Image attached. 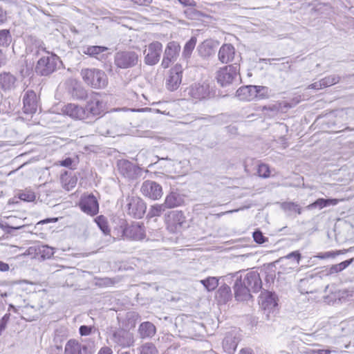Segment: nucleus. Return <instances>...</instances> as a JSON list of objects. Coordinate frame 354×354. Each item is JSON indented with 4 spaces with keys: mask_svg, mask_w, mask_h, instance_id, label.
<instances>
[{
    "mask_svg": "<svg viewBox=\"0 0 354 354\" xmlns=\"http://www.w3.org/2000/svg\"><path fill=\"white\" fill-rule=\"evenodd\" d=\"M84 82L95 88H104L108 83L106 73L97 68H84L81 71Z\"/></svg>",
    "mask_w": 354,
    "mask_h": 354,
    "instance_id": "nucleus-1",
    "label": "nucleus"
},
{
    "mask_svg": "<svg viewBox=\"0 0 354 354\" xmlns=\"http://www.w3.org/2000/svg\"><path fill=\"white\" fill-rule=\"evenodd\" d=\"M59 58L55 54L46 52L39 59L35 66V72L41 76H48L53 73L57 67Z\"/></svg>",
    "mask_w": 354,
    "mask_h": 354,
    "instance_id": "nucleus-2",
    "label": "nucleus"
},
{
    "mask_svg": "<svg viewBox=\"0 0 354 354\" xmlns=\"http://www.w3.org/2000/svg\"><path fill=\"white\" fill-rule=\"evenodd\" d=\"M140 62L138 54L133 50H120L114 56L115 65L121 69L136 66Z\"/></svg>",
    "mask_w": 354,
    "mask_h": 354,
    "instance_id": "nucleus-3",
    "label": "nucleus"
},
{
    "mask_svg": "<svg viewBox=\"0 0 354 354\" xmlns=\"http://www.w3.org/2000/svg\"><path fill=\"white\" fill-rule=\"evenodd\" d=\"M125 209L130 216L141 218L146 212L147 206L140 197L128 195L125 200Z\"/></svg>",
    "mask_w": 354,
    "mask_h": 354,
    "instance_id": "nucleus-4",
    "label": "nucleus"
},
{
    "mask_svg": "<svg viewBox=\"0 0 354 354\" xmlns=\"http://www.w3.org/2000/svg\"><path fill=\"white\" fill-rule=\"evenodd\" d=\"M104 102L101 99V95L99 93L91 92L88 94L86 99V104L85 108L86 119L89 118V115L97 116L104 112Z\"/></svg>",
    "mask_w": 354,
    "mask_h": 354,
    "instance_id": "nucleus-5",
    "label": "nucleus"
},
{
    "mask_svg": "<svg viewBox=\"0 0 354 354\" xmlns=\"http://www.w3.org/2000/svg\"><path fill=\"white\" fill-rule=\"evenodd\" d=\"M162 53V45L160 42L156 41L146 46L143 51L145 55L144 62L148 66H154L160 61Z\"/></svg>",
    "mask_w": 354,
    "mask_h": 354,
    "instance_id": "nucleus-6",
    "label": "nucleus"
},
{
    "mask_svg": "<svg viewBox=\"0 0 354 354\" xmlns=\"http://www.w3.org/2000/svg\"><path fill=\"white\" fill-rule=\"evenodd\" d=\"M239 66L232 64L224 66L217 72L216 80L222 86L232 84L239 75Z\"/></svg>",
    "mask_w": 354,
    "mask_h": 354,
    "instance_id": "nucleus-7",
    "label": "nucleus"
},
{
    "mask_svg": "<svg viewBox=\"0 0 354 354\" xmlns=\"http://www.w3.org/2000/svg\"><path fill=\"white\" fill-rule=\"evenodd\" d=\"M188 95L193 99L202 100L210 97L212 88L207 81L192 84L187 89Z\"/></svg>",
    "mask_w": 354,
    "mask_h": 354,
    "instance_id": "nucleus-8",
    "label": "nucleus"
},
{
    "mask_svg": "<svg viewBox=\"0 0 354 354\" xmlns=\"http://www.w3.org/2000/svg\"><path fill=\"white\" fill-rule=\"evenodd\" d=\"M79 206L83 212L90 216H95L99 212L98 201L92 194L82 196Z\"/></svg>",
    "mask_w": 354,
    "mask_h": 354,
    "instance_id": "nucleus-9",
    "label": "nucleus"
},
{
    "mask_svg": "<svg viewBox=\"0 0 354 354\" xmlns=\"http://www.w3.org/2000/svg\"><path fill=\"white\" fill-rule=\"evenodd\" d=\"M140 192L143 196L151 200H158L163 194L162 186L152 180H145L141 186Z\"/></svg>",
    "mask_w": 354,
    "mask_h": 354,
    "instance_id": "nucleus-10",
    "label": "nucleus"
},
{
    "mask_svg": "<svg viewBox=\"0 0 354 354\" xmlns=\"http://www.w3.org/2000/svg\"><path fill=\"white\" fill-rule=\"evenodd\" d=\"M183 67L180 64H176L171 68L166 79L165 85L168 90L176 91L180 86L183 77Z\"/></svg>",
    "mask_w": 354,
    "mask_h": 354,
    "instance_id": "nucleus-11",
    "label": "nucleus"
},
{
    "mask_svg": "<svg viewBox=\"0 0 354 354\" xmlns=\"http://www.w3.org/2000/svg\"><path fill=\"white\" fill-rule=\"evenodd\" d=\"M23 109L26 115H32L39 107V102L35 92L28 90L23 97Z\"/></svg>",
    "mask_w": 354,
    "mask_h": 354,
    "instance_id": "nucleus-12",
    "label": "nucleus"
},
{
    "mask_svg": "<svg viewBox=\"0 0 354 354\" xmlns=\"http://www.w3.org/2000/svg\"><path fill=\"white\" fill-rule=\"evenodd\" d=\"M180 50V46L177 42H169L164 52L161 66L163 68H169L170 64L177 59Z\"/></svg>",
    "mask_w": 354,
    "mask_h": 354,
    "instance_id": "nucleus-13",
    "label": "nucleus"
},
{
    "mask_svg": "<svg viewBox=\"0 0 354 354\" xmlns=\"http://www.w3.org/2000/svg\"><path fill=\"white\" fill-rule=\"evenodd\" d=\"M111 339L115 346L122 348L129 347L133 345L134 342L133 335L124 329H118L114 331Z\"/></svg>",
    "mask_w": 354,
    "mask_h": 354,
    "instance_id": "nucleus-14",
    "label": "nucleus"
},
{
    "mask_svg": "<svg viewBox=\"0 0 354 354\" xmlns=\"http://www.w3.org/2000/svg\"><path fill=\"white\" fill-rule=\"evenodd\" d=\"M259 304L266 317L269 318V315L273 312L277 306V296L274 293L265 291L260 295Z\"/></svg>",
    "mask_w": 354,
    "mask_h": 354,
    "instance_id": "nucleus-15",
    "label": "nucleus"
},
{
    "mask_svg": "<svg viewBox=\"0 0 354 354\" xmlns=\"http://www.w3.org/2000/svg\"><path fill=\"white\" fill-rule=\"evenodd\" d=\"M185 222V217L181 211H171L166 217L167 228L171 232L179 230Z\"/></svg>",
    "mask_w": 354,
    "mask_h": 354,
    "instance_id": "nucleus-16",
    "label": "nucleus"
},
{
    "mask_svg": "<svg viewBox=\"0 0 354 354\" xmlns=\"http://www.w3.org/2000/svg\"><path fill=\"white\" fill-rule=\"evenodd\" d=\"M120 173L126 178L133 179L140 173V169L133 163L122 160L118 163Z\"/></svg>",
    "mask_w": 354,
    "mask_h": 354,
    "instance_id": "nucleus-17",
    "label": "nucleus"
},
{
    "mask_svg": "<svg viewBox=\"0 0 354 354\" xmlns=\"http://www.w3.org/2000/svg\"><path fill=\"white\" fill-rule=\"evenodd\" d=\"M242 281L252 292H258L262 288L261 279L256 271L247 273Z\"/></svg>",
    "mask_w": 354,
    "mask_h": 354,
    "instance_id": "nucleus-18",
    "label": "nucleus"
},
{
    "mask_svg": "<svg viewBox=\"0 0 354 354\" xmlns=\"http://www.w3.org/2000/svg\"><path fill=\"white\" fill-rule=\"evenodd\" d=\"M26 50L35 56L46 55L48 52L43 41L33 36L28 38Z\"/></svg>",
    "mask_w": 354,
    "mask_h": 354,
    "instance_id": "nucleus-19",
    "label": "nucleus"
},
{
    "mask_svg": "<svg viewBox=\"0 0 354 354\" xmlns=\"http://www.w3.org/2000/svg\"><path fill=\"white\" fill-rule=\"evenodd\" d=\"M64 114L68 115L73 119L84 120L86 119V111L82 107L75 104H68L62 109Z\"/></svg>",
    "mask_w": 354,
    "mask_h": 354,
    "instance_id": "nucleus-20",
    "label": "nucleus"
},
{
    "mask_svg": "<svg viewBox=\"0 0 354 354\" xmlns=\"http://www.w3.org/2000/svg\"><path fill=\"white\" fill-rule=\"evenodd\" d=\"M124 234L132 240H142L145 236V227L140 223L133 224L124 230Z\"/></svg>",
    "mask_w": 354,
    "mask_h": 354,
    "instance_id": "nucleus-21",
    "label": "nucleus"
},
{
    "mask_svg": "<svg viewBox=\"0 0 354 354\" xmlns=\"http://www.w3.org/2000/svg\"><path fill=\"white\" fill-rule=\"evenodd\" d=\"M239 340L240 337L236 330H233L227 332L222 342L223 349L228 353L235 351Z\"/></svg>",
    "mask_w": 354,
    "mask_h": 354,
    "instance_id": "nucleus-22",
    "label": "nucleus"
},
{
    "mask_svg": "<svg viewBox=\"0 0 354 354\" xmlns=\"http://www.w3.org/2000/svg\"><path fill=\"white\" fill-rule=\"evenodd\" d=\"M236 50L231 44H223L218 53V59L223 64L232 62L234 59Z\"/></svg>",
    "mask_w": 354,
    "mask_h": 354,
    "instance_id": "nucleus-23",
    "label": "nucleus"
},
{
    "mask_svg": "<svg viewBox=\"0 0 354 354\" xmlns=\"http://www.w3.org/2000/svg\"><path fill=\"white\" fill-rule=\"evenodd\" d=\"M218 46V41L211 39H206L198 45L197 50L200 56L206 58L214 55Z\"/></svg>",
    "mask_w": 354,
    "mask_h": 354,
    "instance_id": "nucleus-24",
    "label": "nucleus"
},
{
    "mask_svg": "<svg viewBox=\"0 0 354 354\" xmlns=\"http://www.w3.org/2000/svg\"><path fill=\"white\" fill-rule=\"evenodd\" d=\"M234 291L235 297L239 301H247L252 297V292L245 285L241 278L236 281L234 286Z\"/></svg>",
    "mask_w": 354,
    "mask_h": 354,
    "instance_id": "nucleus-25",
    "label": "nucleus"
},
{
    "mask_svg": "<svg viewBox=\"0 0 354 354\" xmlns=\"http://www.w3.org/2000/svg\"><path fill=\"white\" fill-rule=\"evenodd\" d=\"M108 50V48L101 46H87L82 47V53L90 57L102 60L106 57L105 52Z\"/></svg>",
    "mask_w": 354,
    "mask_h": 354,
    "instance_id": "nucleus-26",
    "label": "nucleus"
},
{
    "mask_svg": "<svg viewBox=\"0 0 354 354\" xmlns=\"http://www.w3.org/2000/svg\"><path fill=\"white\" fill-rule=\"evenodd\" d=\"M17 78L10 73H0V88L5 92L16 88Z\"/></svg>",
    "mask_w": 354,
    "mask_h": 354,
    "instance_id": "nucleus-27",
    "label": "nucleus"
},
{
    "mask_svg": "<svg viewBox=\"0 0 354 354\" xmlns=\"http://www.w3.org/2000/svg\"><path fill=\"white\" fill-rule=\"evenodd\" d=\"M256 86L249 85L242 86L236 91V97L240 100L251 101L256 98Z\"/></svg>",
    "mask_w": 354,
    "mask_h": 354,
    "instance_id": "nucleus-28",
    "label": "nucleus"
},
{
    "mask_svg": "<svg viewBox=\"0 0 354 354\" xmlns=\"http://www.w3.org/2000/svg\"><path fill=\"white\" fill-rule=\"evenodd\" d=\"M138 332L142 339L152 338L156 333V328L153 323L144 322L140 324Z\"/></svg>",
    "mask_w": 354,
    "mask_h": 354,
    "instance_id": "nucleus-29",
    "label": "nucleus"
},
{
    "mask_svg": "<svg viewBox=\"0 0 354 354\" xmlns=\"http://www.w3.org/2000/svg\"><path fill=\"white\" fill-rule=\"evenodd\" d=\"M339 203V200L336 198H318L314 203L308 205L306 208L308 210H312L315 208H319V209H323L325 207L328 206H335L337 205Z\"/></svg>",
    "mask_w": 354,
    "mask_h": 354,
    "instance_id": "nucleus-30",
    "label": "nucleus"
},
{
    "mask_svg": "<svg viewBox=\"0 0 354 354\" xmlns=\"http://www.w3.org/2000/svg\"><path fill=\"white\" fill-rule=\"evenodd\" d=\"M8 219L10 224L0 223V227L6 230L7 232L11 233L12 230H19L25 227V225L21 223L22 221L20 218L11 216Z\"/></svg>",
    "mask_w": 354,
    "mask_h": 354,
    "instance_id": "nucleus-31",
    "label": "nucleus"
},
{
    "mask_svg": "<svg viewBox=\"0 0 354 354\" xmlns=\"http://www.w3.org/2000/svg\"><path fill=\"white\" fill-rule=\"evenodd\" d=\"M72 91H71L72 96L77 100L87 99L88 94L86 91L76 82H71Z\"/></svg>",
    "mask_w": 354,
    "mask_h": 354,
    "instance_id": "nucleus-32",
    "label": "nucleus"
},
{
    "mask_svg": "<svg viewBox=\"0 0 354 354\" xmlns=\"http://www.w3.org/2000/svg\"><path fill=\"white\" fill-rule=\"evenodd\" d=\"M182 201V198L178 194L171 192L166 196L164 204L167 208H174L180 205Z\"/></svg>",
    "mask_w": 354,
    "mask_h": 354,
    "instance_id": "nucleus-33",
    "label": "nucleus"
},
{
    "mask_svg": "<svg viewBox=\"0 0 354 354\" xmlns=\"http://www.w3.org/2000/svg\"><path fill=\"white\" fill-rule=\"evenodd\" d=\"M84 348L75 339L69 340L64 349L65 354H82V348Z\"/></svg>",
    "mask_w": 354,
    "mask_h": 354,
    "instance_id": "nucleus-34",
    "label": "nucleus"
},
{
    "mask_svg": "<svg viewBox=\"0 0 354 354\" xmlns=\"http://www.w3.org/2000/svg\"><path fill=\"white\" fill-rule=\"evenodd\" d=\"M61 180L62 187L67 191L71 190L76 186L77 178L76 176H68L67 173L62 175Z\"/></svg>",
    "mask_w": 354,
    "mask_h": 354,
    "instance_id": "nucleus-35",
    "label": "nucleus"
},
{
    "mask_svg": "<svg viewBox=\"0 0 354 354\" xmlns=\"http://www.w3.org/2000/svg\"><path fill=\"white\" fill-rule=\"evenodd\" d=\"M196 37H192L189 41H187L183 48V57L187 59L189 58L193 50L194 49L196 44Z\"/></svg>",
    "mask_w": 354,
    "mask_h": 354,
    "instance_id": "nucleus-36",
    "label": "nucleus"
},
{
    "mask_svg": "<svg viewBox=\"0 0 354 354\" xmlns=\"http://www.w3.org/2000/svg\"><path fill=\"white\" fill-rule=\"evenodd\" d=\"M166 209L167 207L164 203L151 205L149 209L147 216L150 218L160 216Z\"/></svg>",
    "mask_w": 354,
    "mask_h": 354,
    "instance_id": "nucleus-37",
    "label": "nucleus"
},
{
    "mask_svg": "<svg viewBox=\"0 0 354 354\" xmlns=\"http://www.w3.org/2000/svg\"><path fill=\"white\" fill-rule=\"evenodd\" d=\"M354 261V258L346 260L344 261H342L339 263L335 264L332 266L330 268L329 273L330 274H335L338 273L344 269H346L348 266H350Z\"/></svg>",
    "mask_w": 354,
    "mask_h": 354,
    "instance_id": "nucleus-38",
    "label": "nucleus"
},
{
    "mask_svg": "<svg viewBox=\"0 0 354 354\" xmlns=\"http://www.w3.org/2000/svg\"><path fill=\"white\" fill-rule=\"evenodd\" d=\"M313 278H304L300 279L298 287L300 292L301 294H308L310 292H313V290L310 287V281H312Z\"/></svg>",
    "mask_w": 354,
    "mask_h": 354,
    "instance_id": "nucleus-39",
    "label": "nucleus"
},
{
    "mask_svg": "<svg viewBox=\"0 0 354 354\" xmlns=\"http://www.w3.org/2000/svg\"><path fill=\"white\" fill-rule=\"evenodd\" d=\"M201 283L208 291L214 290L218 285V280L216 277H209L201 281Z\"/></svg>",
    "mask_w": 354,
    "mask_h": 354,
    "instance_id": "nucleus-40",
    "label": "nucleus"
},
{
    "mask_svg": "<svg viewBox=\"0 0 354 354\" xmlns=\"http://www.w3.org/2000/svg\"><path fill=\"white\" fill-rule=\"evenodd\" d=\"M109 122H102L97 124L96 131L101 136H113V133L109 129L111 126Z\"/></svg>",
    "mask_w": 354,
    "mask_h": 354,
    "instance_id": "nucleus-41",
    "label": "nucleus"
},
{
    "mask_svg": "<svg viewBox=\"0 0 354 354\" xmlns=\"http://www.w3.org/2000/svg\"><path fill=\"white\" fill-rule=\"evenodd\" d=\"M12 41V36L9 30H0V46H8Z\"/></svg>",
    "mask_w": 354,
    "mask_h": 354,
    "instance_id": "nucleus-42",
    "label": "nucleus"
},
{
    "mask_svg": "<svg viewBox=\"0 0 354 354\" xmlns=\"http://www.w3.org/2000/svg\"><path fill=\"white\" fill-rule=\"evenodd\" d=\"M140 354H158V350L153 343L147 342L140 348Z\"/></svg>",
    "mask_w": 354,
    "mask_h": 354,
    "instance_id": "nucleus-43",
    "label": "nucleus"
},
{
    "mask_svg": "<svg viewBox=\"0 0 354 354\" xmlns=\"http://www.w3.org/2000/svg\"><path fill=\"white\" fill-rule=\"evenodd\" d=\"M340 80V77L337 75H330L322 79V85L324 88L330 86L338 83Z\"/></svg>",
    "mask_w": 354,
    "mask_h": 354,
    "instance_id": "nucleus-44",
    "label": "nucleus"
},
{
    "mask_svg": "<svg viewBox=\"0 0 354 354\" xmlns=\"http://www.w3.org/2000/svg\"><path fill=\"white\" fill-rule=\"evenodd\" d=\"M281 208L285 211L297 212L299 214L301 213L299 205L293 202H284L281 204Z\"/></svg>",
    "mask_w": 354,
    "mask_h": 354,
    "instance_id": "nucleus-45",
    "label": "nucleus"
},
{
    "mask_svg": "<svg viewBox=\"0 0 354 354\" xmlns=\"http://www.w3.org/2000/svg\"><path fill=\"white\" fill-rule=\"evenodd\" d=\"M95 221L104 234H109V229L107 225V222L103 216H99L96 217L95 218Z\"/></svg>",
    "mask_w": 354,
    "mask_h": 354,
    "instance_id": "nucleus-46",
    "label": "nucleus"
},
{
    "mask_svg": "<svg viewBox=\"0 0 354 354\" xmlns=\"http://www.w3.org/2000/svg\"><path fill=\"white\" fill-rule=\"evenodd\" d=\"M256 98H268L269 97L270 90L268 87L263 86H256Z\"/></svg>",
    "mask_w": 354,
    "mask_h": 354,
    "instance_id": "nucleus-47",
    "label": "nucleus"
},
{
    "mask_svg": "<svg viewBox=\"0 0 354 354\" xmlns=\"http://www.w3.org/2000/svg\"><path fill=\"white\" fill-rule=\"evenodd\" d=\"M35 194L31 190H26L19 194V198L24 201L31 202L35 199Z\"/></svg>",
    "mask_w": 354,
    "mask_h": 354,
    "instance_id": "nucleus-48",
    "label": "nucleus"
},
{
    "mask_svg": "<svg viewBox=\"0 0 354 354\" xmlns=\"http://www.w3.org/2000/svg\"><path fill=\"white\" fill-rule=\"evenodd\" d=\"M301 258V255L299 253V252L294 251V252L289 253L286 256L281 257V260H283L284 259H293V261L296 263V264L298 265L299 263Z\"/></svg>",
    "mask_w": 354,
    "mask_h": 354,
    "instance_id": "nucleus-49",
    "label": "nucleus"
},
{
    "mask_svg": "<svg viewBox=\"0 0 354 354\" xmlns=\"http://www.w3.org/2000/svg\"><path fill=\"white\" fill-rule=\"evenodd\" d=\"M253 238L256 243L262 244L268 241V238L263 236L260 230H256L253 232Z\"/></svg>",
    "mask_w": 354,
    "mask_h": 354,
    "instance_id": "nucleus-50",
    "label": "nucleus"
},
{
    "mask_svg": "<svg viewBox=\"0 0 354 354\" xmlns=\"http://www.w3.org/2000/svg\"><path fill=\"white\" fill-rule=\"evenodd\" d=\"M258 174L263 178H268L270 176V169L267 165L261 164L258 168Z\"/></svg>",
    "mask_w": 354,
    "mask_h": 354,
    "instance_id": "nucleus-51",
    "label": "nucleus"
},
{
    "mask_svg": "<svg viewBox=\"0 0 354 354\" xmlns=\"http://www.w3.org/2000/svg\"><path fill=\"white\" fill-rule=\"evenodd\" d=\"M10 314L6 313L4 316L0 319V335H1L2 332L5 330L6 325L10 319Z\"/></svg>",
    "mask_w": 354,
    "mask_h": 354,
    "instance_id": "nucleus-52",
    "label": "nucleus"
},
{
    "mask_svg": "<svg viewBox=\"0 0 354 354\" xmlns=\"http://www.w3.org/2000/svg\"><path fill=\"white\" fill-rule=\"evenodd\" d=\"M42 255L47 258H50L54 254L53 248L48 245H43L41 250Z\"/></svg>",
    "mask_w": 354,
    "mask_h": 354,
    "instance_id": "nucleus-53",
    "label": "nucleus"
},
{
    "mask_svg": "<svg viewBox=\"0 0 354 354\" xmlns=\"http://www.w3.org/2000/svg\"><path fill=\"white\" fill-rule=\"evenodd\" d=\"M93 328L92 326L82 325L80 327L79 332L82 336H86L91 333Z\"/></svg>",
    "mask_w": 354,
    "mask_h": 354,
    "instance_id": "nucleus-54",
    "label": "nucleus"
},
{
    "mask_svg": "<svg viewBox=\"0 0 354 354\" xmlns=\"http://www.w3.org/2000/svg\"><path fill=\"white\" fill-rule=\"evenodd\" d=\"M96 284L100 286H109L113 284V281L108 277L101 278L97 280Z\"/></svg>",
    "mask_w": 354,
    "mask_h": 354,
    "instance_id": "nucleus-55",
    "label": "nucleus"
},
{
    "mask_svg": "<svg viewBox=\"0 0 354 354\" xmlns=\"http://www.w3.org/2000/svg\"><path fill=\"white\" fill-rule=\"evenodd\" d=\"M73 162L74 160L71 158H66L64 160L59 161V165L62 167L75 169L73 166Z\"/></svg>",
    "mask_w": 354,
    "mask_h": 354,
    "instance_id": "nucleus-56",
    "label": "nucleus"
},
{
    "mask_svg": "<svg viewBox=\"0 0 354 354\" xmlns=\"http://www.w3.org/2000/svg\"><path fill=\"white\" fill-rule=\"evenodd\" d=\"M193 8L194 7H190L184 11L185 15L189 19H193L196 15V11Z\"/></svg>",
    "mask_w": 354,
    "mask_h": 354,
    "instance_id": "nucleus-57",
    "label": "nucleus"
},
{
    "mask_svg": "<svg viewBox=\"0 0 354 354\" xmlns=\"http://www.w3.org/2000/svg\"><path fill=\"white\" fill-rule=\"evenodd\" d=\"M331 351L328 349L310 350L307 354H330Z\"/></svg>",
    "mask_w": 354,
    "mask_h": 354,
    "instance_id": "nucleus-58",
    "label": "nucleus"
},
{
    "mask_svg": "<svg viewBox=\"0 0 354 354\" xmlns=\"http://www.w3.org/2000/svg\"><path fill=\"white\" fill-rule=\"evenodd\" d=\"M180 3L185 6L195 7L196 3L194 0H178Z\"/></svg>",
    "mask_w": 354,
    "mask_h": 354,
    "instance_id": "nucleus-59",
    "label": "nucleus"
},
{
    "mask_svg": "<svg viewBox=\"0 0 354 354\" xmlns=\"http://www.w3.org/2000/svg\"><path fill=\"white\" fill-rule=\"evenodd\" d=\"M323 88H324V87L322 85V80L318 82H315L308 86V88H310V89L319 90V89H322Z\"/></svg>",
    "mask_w": 354,
    "mask_h": 354,
    "instance_id": "nucleus-60",
    "label": "nucleus"
},
{
    "mask_svg": "<svg viewBox=\"0 0 354 354\" xmlns=\"http://www.w3.org/2000/svg\"><path fill=\"white\" fill-rule=\"evenodd\" d=\"M7 20V13L0 7V25L4 24Z\"/></svg>",
    "mask_w": 354,
    "mask_h": 354,
    "instance_id": "nucleus-61",
    "label": "nucleus"
},
{
    "mask_svg": "<svg viewBox=\"0 0 354 354\" xmlns=\"http://www.w3.org/2000/svg\"><path fill=\"white\" fill-rule=\"evenodd\" d=\"M320 259H326V258H334L336 257V254L335 252H327L324 253L323 254H319L317 256Z\"/></svg>",
    "mask_w": 354,
    "mask_h": 354,
    "instance_id": "nucleus-62",
    "label": "nucleus"
},
{
    "mask_svg": "<svg viewBox=\"0 0 354 354\" xmlns=\"http://www.w3.org/2000/svg\"><path fill=\"white\" fill-rule=\"evenodd\" d=\"M97 354H113L112 349L108 346L102 347Z\"/></svg>",
    "mask_w": 354,
    "mask_h": 354,
    "instance_id": "nucleus-63",
    "label": "nucleus"
},
{
    "mask_svg": "<svg viewBox=\"0 0 354 354\" xmlns=\"http://www.w3.org/2000/svg\"><path fill=\"white\" fill-rule=\"evenodd\" d=\"M9 269H10V266L8 263L0 261V271L1 272H6V271H8Z\"/></svg>",
    "mask_w": 354,
    "mask_h": 354,
    "instance_id": "nucleus-64",
    "label": "nucleus"
}]
</instances>
